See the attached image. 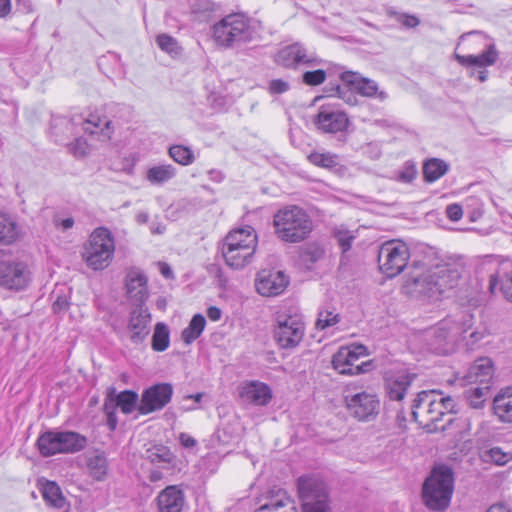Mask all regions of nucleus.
I'll use <instances>...</instances> for the list:
<instances>
[{
	"label": "nucleus",
	"mask_w": 512,
	"mask_h": 512,
	"mask_svg": "<svg viewBox=\"0 0 512 512\" xmlns=\"http://www.w3.org/2000/svg\"><path fill=\"white\" fill-rule=\"evenodd\" d=\"M309 160L311 163L325 168L337 165L336 156L330 153H312L309 155Z\"/></svg>",
	"instance_id": "nucleus-49"
},
{
	"label": "nucleus",
	"mask_w": 512,
	"mask_h": 512,
	"mask_svg": "<svg viewBox=\"0 0 512 512\" xmlns=\"http://www.w3.org/2000/svg\"><path fill=\"white\" fill-rule=\"evenodd\" d=\"M336 95L343 99L349 105H355L357 103V98L352 91H350L346 86L341 87L337 85L335 88Z\"/></svg>",
	"instance_id": "nucleus-57"
},
{
	"label": "nucleus",
	"mask_w": 512,
	"mask_h": 512,
	"mask_svg": "<svg viewBox=\"0 0 512 512\" xmlns=\"http://www.w3.org/2000/svg\"><path fill=\"white\" fill-rule=\"evenodd\" d=\"M454 491V472L447 465L435 466L422 485V501L433 512L450 506Z\"/></svg>",
	"instance_id": "nucleus-3"
},
{
	"label": "nucleus",
	"mask_w": 512,
	"mask_h": 512,
	"mask_svg": "<svg viewBox=\"0 0 512 512\" xmlns=\"http://www.w3.org/2000/svg\"><path fill=\"white\" fill-rule=\"evenodd\" d=\"M206 325L205 317L201 314H195L189 325L182 331L181 337L186 344H191L200 337Z\"/></svg>",
	"instance_id": "nucleus-38"
},
{
	"label": "nucleus",
	"mask_w": 512,
	"mask_h": 512,
	"mask_svg": "<svg viewBox=\"0 0 512 512\" xmlns=\"http://www.w3.org/2000/svg\"><path fill=\"white\" fill-rule=\"evenodd\" d=\"M493 376V363L489 358L476 360L464 376L467 383H479L480 386L489 385Z\"/></svg>",
	"instance_id": "nucleus-26"
},
{
	"label": "nucleus",
	"mask_w": 512,
	"mask_h": 512,
	"mask_svg": "<svg viewBox=\"0 0 512 512\" xmlns=\"http://www.w3.org/2000/svg\"><path fill=\"white\" fill-rule=\"evenodd\" d=\"M438 400L440 402V405L442 406V411H443L444 415L452 414V413L456 412V410H455L456 403L452 397H450V396L444 397L442 395V393L439 392Z\"/></svg>",
	"instance_id": "nucleus-58"
},
{
	"label": "nucleus",
	"mask_w": 512,
	"mask_h": 512,
	"mask_svg": "<svg viewBox=\"0 0 512 512\" xmlns=\"http://www.w3.org/2000/svg\"><path fill=\"white\" fill-rule=\"evenodd\" d=\"M486 512H511V510L505 506V505H502V504H494L492 506H490Z\"/></svg>",
	"instance_id": "nucleus-64"
},
{
	"label": "nucleus",
	"mask_w": 512,
	"mask_h": 512,
	"mask_svg": "<svg viewBox=\"0 0 512 512\" xmlns=\"http://www.w3.org/2000/svg\"><path fill=\"white\" fill-rule=\"evenodd\" d=\"M334 237L343 253L349 251L355 239V235L348 230H337Z\"/></svg>",
	"instance_id": "nucleus-51"
},
{
	"label": "nucleus",
	"mask_w": 512,
	"mask_h": 512,
	"mask_svg": "<svg viewBox=\"0 0 512 512\" xmlns=\"http://www.w3.org/2000/svg\"><path fill=\"white\" fill-rule=\"evenodd\" d=\"M503 296L512 302V263H502L497 272L490 277L489 290L494 293L497 286Z\"/></svg>",
	"instance_id": "nucleus-25"
},
{
	"label": "nucleus",
	"mask_w": 512,
	"mask_h": 512,
	"mask_svg": "<svg viewBox=\"0 0 512 512\" xmlns=\"http://www.w3.org/2000/svg\"><path fill=\"white\" fill-rule=\"evenodd\" d=\"M176 176V168L171 164H159L149 168L146 179L153 185H162Z\"/></svg>",
	"instance_id": "nucleus-35"
},
{
	"label": "nucleus",
	"mask_w": 512,
	"mask_h": 512,
	"mask_svg": "<svg viewBox=\"0 0 512 512\" xmlns=\"http://www.w3.org/2000/svg\"><path fill=\"white\" fill-rule=\"evenodd\" d=\"M341 79L351 86L358 94L368 98H378L381 101L387 99L385 91L379 90L378 84L369 78L362 77L358 73L346 71L341 74Z\"/></svg>",
	"instance_id": "nucleus-19"
},
{
	"label": "nucleus",
	"mask_w": 512,
	"mask_h": 512,
	"mask_svg": "<svg viewBox=\"0 0 512 512\" xmlns=\"http://www.w3.org/2000/svg\"><path fill=\"white\" fill-rule=\"evenodd\" d=\"M345 401L350 415L359 421H370L379 413L380 402L373 393L362 391L346 396Z\"/></svg>",
	"instance_id": "nucleus-14"
},
{
	"label": "nucleus",
	"mask_w": 512,
	"mask_h": 512,
	"mask_svg": "<svg viewBox=\"0 0 512 512\" xmlns=\"http://www.w3.org/2000/svg\"><path fill=\"white\" fill-rule=\"evenodd\" d=\"M290 89V84L282 79H273L269 82L268 91L272 95L282 94Z\"/></svg>",
	"instance_id": "nucleus-56"
},
{
	"label": "nucleus",
	"mask_w": 512,
	"mask_h": 512,
	"mask_svg": "<svg viewBox=\"0 0 512 512\" xmlns=\"http://www.w3.org/2000/svg\"><path fill=\"white\" fill-rule=\"evenodd\" d=\"M37 446L44 457L58 453H76L87 446V438L74 431H46L39 436Z\"/></svg>",
	"instance_id": "nucleus-9"
},
{
	"label": "nucleus",
	"mask_w": 512,
	"mask_h": 512,
	"mask_svg": "<svg viewBox=\"0 0 512 512\" xmlns=\"http://www.w3.org/2000/svg\"><path fill=\"white\" fill-rule=\"evenodd\" d=\"M32 280L31 271L23 261L0 262V286L7 290L23 291Z\"/></svg>",
	"instance_id": "nucleus-13"
},
{
	"label": "nucleus",
	"mask_w": 512,
	"mask_h": 512,
	"mask_svg": "<svg viewBox=\"0 0 512 512\" xmlns=\"http://www.w3.org/2000/svg\"><path fill=\"white\" fill-rule=\"evenodd\" d=\"M457 62L468 68H486L488 66H492L498 59V51L494 44H490L487 46L486 50L478 55H460L458 53L454 54Z\"/></svg>",
	"instance_id": "nucleus-24"
},
{
	"label": "nucleus",
	"mask_w": 512,
	"mask_h": 512,
	"mask_svg": "<svg viewBox=\"0 0 512 512\" xmlns=\"http://www.w3.org/2000/svg\"><path fill=\"white\" fill-rule=\"evenodd\" d=\"M469 76L476 77L480 82H485L488 78V71L486 68H479L478 71L471 69Z\"/></svg>",
	"instance_id": "nucleus-61"
},
{
	"label": "nucleus",
	"mask_w": 512,
	"mask_h": 512,
	"mask_svg": "<svg viewBox=\"0 0 512 512\" xmlns=\"http://www.w3.org/2000/svg\"><path fill=\"white\" fill-rule=\"evenodd\" d=\"M240 396L245 402L264 406L271 400L272 393L268 385L258 381H252L243 386Z\"/></svg>",
	"instance_id": "nucleus-28"
},
{
	"label": "nucleus",
	"mask_w": 512,
	"mask_h": 512,
	"mask_svg": "<svg viewBox=\"0 0 512 512\" xmlns=\"http://www.w3.org/2000/svg\"><path fill=\"white\" fill-rule=\"evenodd\" d=\"M416 374L401 370L386 377L385 391L390 400L401 401L415 380Z\"/></svg>",
	"instance_id": "nucleus-20"
},
{
	"label": "nucleus",
	"mask_w": 512,
	"mask_h": 512,
	"mask_svg": "<svg viewBox=\"0 0 512 512\" xmlns=\"http://www.w3.org/2000/svg\"><path fill=\"white\" fill-rule=\"evenodd\" d=\"M485 337V330L478 329L473 327L466 333L463 334L460 338V342L464 343V346L467 350L475 349L479 342Z\"/></svg>",
	"instance_id": "nucleus-47"
},
{
	"label": "nucleus",
	"mask_w": 512,
	"mask_h": 512,
	"mask_svg": "<svg viewBox=\"0 0 512 512\" xmlns=\"http://www.w3.org/2000/svg\"><path fill=\"white\" fill-rule=\"evenodd\" d=\"M463 265L457 261L441 260L435 264L413 263L403 288L413 296L438 299L446 290L458 285Z\"/></svg>",
	"instance_id": "nucleus-1"
},
{
	"label": "nucleus",
	"mask_w": 512,
	"mask_h": 512,
	"mask_svg": "<svg viewBox=\"0 0 512 512\" xmlns=\"http://www.w3.org/2000/svg\"><path fill=\"white\" fill-rule=\"evenodd\" d=\"M303 512H328V493L325 483L314 476H301L297 480Z\"/></svg>",
	"instance_id": "nucleus-11"
},
{
	"label": "nucleus",
	"mask_w": 512,
	"mask_h": 512,
	"mask_svg": "<svg viewBox=\"0 0 512 512\" xmlns=\"http://www.w3.org/2000/svg\"><path fill=\"white\" fill-rule=\"evenodd\" d=\"M449 165L442 159L431 158L423 164V178L428 183H433L445 175Z\"/></svg>",
	"instance_id": "nucleus-36"
},
{
	"label": "nucleus",
	"mask_w": 512,
	"mask_h": 512,
	"mask_svg": "<svg viewBox=\"0 0 512 512\" xmlns=\"http://www.w3.org/2000/svg\"><path fill=\"white\" fill-rule=\"evenodd\" d=\"M256 512H298L294 500L286 491L278 489L272 490L266 497V502L262 504Z\"/></svg>",
	"instance_id": "nucleus-22"
},
{
	"label": "nucleus",
	"mask_w": 512,
	"mask_h": 512,
	"mask_svg": "<svg viewBox=\"0 0 512 512\" xmlns=\"http://www.w3.org/2000/svg\"><path fill=\"white\" fill-rule=\"evenodd\" d=\"M474 325V315L462 311L448 316L424 332L428 349L438 355H448L456 351L460 338Z\"/></svg>",
	"instance_id": "nucleus-2"
},
{
	"label": "nucleus",
	"mask_w": 512,
	"mask_h": 512,
	"mask_svg": "<svg viewBox=\"0 0 512 512\" xmlns=\"http://www.w3.org/2000/svg\"><path fill=\"white\" fill-rule=\"evenodd\" d=\"M111 123L110 120H102L98 116H91L83 123V130L87 134L98 135L99 140L105 142L111 139Z\"/></svg>",
	"instance_id": "nucleus-32"
},
{
	"label": "nucleus",
	"mask_w": 512,
	"mask_h": 512,
	"mask_svg": "<svg viewBox=\"0 0 512 512\" xmlns=\"http://www.w3.org/2000/svg\"><path fill=\"white\" fill-rule=\"evenodd\" d=\"M339 321V314H334L332 311H320L316 321V328L324 330L328 327L334 326Z\"/></svg>",
	"instance_id": "nucleus-48"
},
{
	"label": "nucleus",
	"mask_w": 512,
	"mask_h": 512,
	"mask_svg": "<svg viewBox=\"0 0 512 512\" xmlns=\"http://www.w3.org/2000/svg\"><path fill=\"white\" fill-rule=\"evenodd\" d=\"M158 512H181L185 504L183 490L177 485L163 489L156 498Z\"/></svg>",
	"instance_id": "nucleus-21"
},
{
	"label": "nucleus",
	"mask_w": 512,
	"mask_h": 512,
	"mask_svg": "<svg viewBox=\"0 0 512 512\" xmlns=\"http://www.w3.org/2000/svg\"><path fill=\"white\" fill-rule=\"evenodd\" d=\"M20 234L17 222L8 214L0 213V244L14 243Z\"/></svg>",
	"instance_id": "nucleus-34"
},
{
	"label": "nucleus",
	"mask_w": 512,
	"mask_h": 512,
	"mask_svg": "<svg viewBox=\"0 0 512 512\" xmlns=\"http://www.w3.org/2000/svg\"><path fill=\"white\" fill-rule=\"evenodd\" d=\"M105 400L113 401L115 409L119 407L124 414H130L136 407L138 394L132 390H125L117 394L116 389L110 387L107 390Z\"/></svg>",
	"instance_id": "nucleus-30"
},
{
	"label": "nucleus",
	"mask_w": 512,
	"mask_h": 512,
	"mask_svg": "<svg viewBox=\"0 0 512 512\" xmlns=\"http://www.w3.org/2000/svg\"><path fill=\"white\" fill-rule=\"evenodd\" d=\"M179 440H180V443L182 444V446H184L186 448H193L197 443L196 440L192 436H190L186 433H181L179 435Z\"/></svg>",
	"instance_id": "nucleus-60"
},
{
	"label": "nucleus",
	"mask_w": 512,
	"mask_h": 512,
	"mask_svg": "<svg viewBox=\"0 0 512 512\" xmlns=\"http://www.w3.org/2000/svg\"><path fill=\"white\" fill-rule=\"evenodd\" d=\"M435 397H431V400H433V403L430 405V409L426 421L425 426L428 427L430 430H438V429H444V426L438 427L436 423L442 419L444 416L442 411V406L440 405V402L438 400L439 392L434 390Z\"/></svg>",
	"instance_id": "nucleus-42"
},
{
	"label": "nucleus",
	"mask_w": 512,
	"mask_h": 512,
	"mask_svg": "<svg viewBox=\"0 0 512 512\" xmlns=\"http://www.w3.org/2000/svg\"><path fill=\"white\" fill-rule=\"evenodd\" d=\"M44 500L52 507L61 509L65 506V498L62 495L60 487L52 481H46L42 487Z\"/></svg>",
	"instance_id": "nucleus-37"
},
{
	"label": "nucleus",
	"mask_w": 512,
	"mask_h": 512,
	"mask_svg": "<svg viewBox=\"0 0 512 512\" xmlns=\"http://www.w3.org/2000/svg\"><path fill=\"white\" fill-rule=\"evenodd\" d=\"M490 386H477L466 392V399L470 407L474 409L481 408L483 406V397L489 391Z\"/></svg>",
	"instance_id": "nucleus-45"
},
{
	"label": "nucleus",
	"mask_w": 512,
	"mask_h": 512,
	"mask_svg": "<svg viewBox=\"0 0 512 512\" xmlns=\"http://www.w3.org/2000/svg\"><path fill=\"white\" fill-rule=\"evenodd\" d=\"M254 28L243 14H229L213 26V38L217 45L233 48L250 42Z\"/></svg>",
	"instance_id": "nucleus-6"
},
{
	"label": "nucleus",
	"mask_w": 512,
	"mask_h": 512,
	"mask_svg": "<svg viewBox=\"0 0 512 512\" xmlns=\"http://www.w3.org/2000/svg\"><path fill=\"white\" fill-rule=\"evenodd\" d=\"M173 386L170 383H158L145 389L141 395L138 411L142 415L163 409L172 399Z\"/></svg>",
	"instance_id": "nucleus-15"
},
{
	"label": "nucleus",
	"mask_w": 512,
	"mask_h": 512,
	"mask_svg": "<svg viewBox=\"0 0 512 512\" xmlns=\"http://www.w3.org/2000/svg\"><path fill=\"white\" fill-rule=\"evenodd\" d=\"M126 290L129 298L144 303L148 298L147 277L139 270H130L126 276Z\"/></svg>",
	"instance_id": "nucleus-27"
},
{
	"label": "nucleus",
	"mask_w": 512,
	"mask_h": 512,
	"mask_svg": "<svg viewBox=\"0 0 512 512\" xmlns=\"http://www.w3.org/2000/svg\"><path fill=\"white\" fill-rule=\"evenodd\" d=\"M221 315H222L221 310L216 306H211L207 309V316L212 321L220 320Z\"/></svg>",
	"instance_id": "nucleus-63"
},
{
	"label": "nucleus",
	"mask_w": 512,
	"mask_h": 512,
	"mask_svg": "<svg viewBox=\"0 0 512 512\" xmlns=\"http://www.w3.org/2000/svg\"><path fill=\"white\" fill-rule=\"evenodd\" d=\"M303 82L309 86H317L326 80V72L322 69L307 71L303 74Z\"/></svg>",
	"instance_id": "nucleus-54"
},
{
	"label": "nucleus",
	"mask_w": 512,
	"mask_h": 512,
	"mask_svg": "<svg viewBox=\"0 0 512 512\" xmlns=\"http://www.w3.org/2000/svg\"><path fill=\"white\" fill-rule=\"evenodd\" d=\"M273 227L278 239L286 243L306 240L313 230V223L307 212L297 205H287L273 216Z\"/></svg>",
	"instance_id": "nucleus-4"
},
{
	"label": "nucleus",
	"mask_w": 512,
	"mask_h": 512,
	"mask_svg": "<svg viewBox=\"0 0 512 512\" xmlns=\"http://www.w3.org/2000/svg\"><path fill=\"white\" fill-rule=\"evenodd\" d=\"M481 459L486 463L504 466L512 460V453L505 452L500 447H492L482 452Z\"/></svg>",
	"instance_id": "nucleus-41"
},
{
	"label": "nucleus",
	"mask_w": 512,
	"mask_h": 512,
	"mask_svg": "<svg viewBox=\"0 0 512 512\" xmlns=\"http://www.w3.org/2000/svg\"><path fill=\"white\" fill-rule=\"evenodd\" d=\"M289 283L282 271L262 270L258 273L255 286L262 296H277L284 292Z\"/></svg>",
	"instance_id": "nucleus-18"
},
{
	"label": "nucleus",
	"mask_w": 512,
	"mask_h": 512,
	"mask_svg": "<svg viewBox=\"0 0 512 512\" xmlns=\"http://www.w3.org/2000/svg\"><path fill=\"white\" fill-rule=\"evenodd\" d=\"M170 344V332L166 324L159 322L155 325L152 336V349L157 352L165 351Z\"/></svg>",
	"instance_id": "nucleus-39"
},
{
	"label": "nucleus",
	"mask_w": 512,
	"mask_h": 512,
	"mask_svg": "<svg viewBox=\"0 0 512 512\" xmlns=\"http://www.w3.org/2000/svg\"><path fill=\"white\" fill-rule=\"evenodd\" d=\"M86 467L89 475L96 481H103L108 474V461L104 452L98 450L85 454Z\"/></svg>",
	"instance_id": "nucleus-29"
},
{
	"label": "nucleus",
	"mask_w": 512,
	"mask_h": 512,
	"mask_svg": "<svg viewBox=\"0 0 512 512\" xmlns=\"http://www.w3.org/2000/svg\"><path fill=\"white\" fill-rule=\"evenodd\" d=\"M305 323L302 315L291 311H278L272 324V337L280 349L297 348L305 335Z\"/></svg>",
	"instance_id": "nucleus-7"
},
{
	"label": "nucleus",
	"mask_w": 512,
	"mask_h": 512,
	"mask_svg": "<svg viewBox=\"0 0 512 512\" xmlns=\"http://www.w3.org/2000/svg\"><path fill=\"white\" fill-rule=\"evenodd\" d=\"M431 397H435L434 390L419 392L412 405L413 419L424 426L427 415L430 413V405L433 403Z\"/></svg>",
	"instance_id": "nucleus-33"
},
{
	"label": "nucleus",
	"mask_w": 512,
	"mask_h": 512,
	"mask_svg": "<svg viewBox=\"0 0 512 512\" xmlns=\"http://www.w3.org/2000/svg\"><path fill=\"white\" fill-rule=\"evenodd\" d=\"M257 235L253 227L245 226L228 233L222 245L225 263L233 269H242L255 254Z\"/></svg>",
	"instance_id": "nucleus-5"
},
{
	"label": "nucleus",
	"mask_w": 512,
	"mask_h": 512,
	"mask_svg": "<svg viewBox=\"0 0 512 512\" xmlns=\"http://www.w3.org/2000/svg\"><path fill=\"white\" fill-rule=\"evenodd\" d=\"M69 150L75 157L82 158L89 154L90 146L85 138L79 137L69 145Z\"/></svg>",
	"instance_id": "nucleus-53"
},
{
	"label": "nucleus",
	"mask_w": 512,
	"mask_h": 512,
	"mask_svg": "<svg viewBox=\"0 0 512 512\" xmlns=\"http://www.w3.org/2000/svg\"><path fill=\"white\" fill-rule=\"evenodd\" d=\"M11 1L10 0H0V18H6L11 13Z\"/></svg>",
	"instance_id": "nucleus-62"
},
{
	"label": "nucleus",
	"mask_w": 512,
	"mask_h": 512,
	"mask_svg": "<svg viewBox=\"0 0 512 512\" xmlns=\"http://www.w3.org/2000/svg\"><path fill=\"white\" fill-rule=\"evenodd\" d=\"M146 459L155 465L169 464L174 460V455L168 447L155 445L146 450Z\"/></svg>",
	"instance_id": "nucleus-40"
},
{
	"label": "nucleus",
	"mask_w": 512,
	"mask_h": 512,
	"mask_svg": "<svg viewBox=\"0 0 512 512\" xmlns=\"http://www.w3.org/2000/svg\"><path fill=\"white\" fill-rule=\"evenodd\" d=\"M103 411L107 417V425L111 431H114L118 424L116 409L113 406V401L105 400L103 404Z\"/></svg>",
	"instance_id": "nucleus-55"
},
{
	"label": "nucleus",
	"mask_w": 512,
	"mask_h": 512,
	"mask_svg": "<svg viewBox=\"0 0 512 512\" xmlns=\"http://www.w3.org/2000/svg\"><path fill=\"white\" fill-rule=\"evenodd\" d=\"M349 123V118L345 112L329 105H322L314 119L317 129L329 134L346 131Z\"/></svg>",
	"instance_id": "nucleus-16"
},
{
	"label": "nucleus",
	"mask_w": 512,
	"mask_h": 512,
	"mask_svg": "<svg viewBox=\"0 0 512 512\" xmlns=\"http://www.w3.org/2000/svg\"><path fill=\"white\" fill-rule=\"evenodd\" d=\"M417 175V169L412 162H406L403 168L397 173L396 180L402 183H411Z\"/></svg>",
	"instance_id": "nucleus-52"
},
{
	"label": "nucleus",
	"mask_w": 512,
	"mask_h": 512,
	"mask_svg": "<svg viewBox=\"0 0 512 512\" xmlns=\"http://www.w3.org/2000/svg\"><path fill=\"white\" fill-rule=\"evenodd\" d=\"M410 250L406 243L399 239L384 242L378 251L380 271L387 277L399 275L408 264Z\"/></svg>",
	"instance_id": "nucleus-10"
},
{
	"label": "nucleus",
	"mask_w": 512,
	"mask_h": 512,
	"mask_svg": "<svg viewBox=\"0 0 512 512\" xmlns=\"http://www.w3.org/2000/svg\"><path fill=\"white\" fill-rule=\"evenodd\" d=\"M368 351L364 345H353L340 348L332 357V366L343 375H359L374 368L372 360L358 363V360L367 356Z\"/></svg>",
	"instance_id": "nucleus-12"
},
{
	"label": "nucleus",
	"mask_w": 512,
	"mask_h": 512,
	"mask_svg": "<svg viewBox=\"0 0 512 512\" xmlns=\"http://www.w3.org/2000/svg\"><path fill=\"white\" fill-rule=\"evenodd\" d=\"M151 316L147 310L142 308L135 309L130 314L128 330L130 331V339L133 343H141L149 334V323Z\"/></svg>",
	"instance_id": "nucleus-23"
},
{
	"label": "nucleus",
	"mask_w": 512,
	"mask_h": 512,
	"mask_svg": "<svg viewBox=\"0 0 512 512\" xmlns=\"http://www.w3.org/2000/svg\"><path fill=\"white\" fill-rule=\"evenodd\" d=\"M156 43L162 51L173 56L179 55L182 51V48L178 44L177 40L168 34L158 35L156 37Z\"/></svg>",
	"instance_id": "nucleus-44"
},
{
	"label": "nucleus",
	"mask_w": 512,
	"mask_h": 512,
	"mask_svg": "<svg viewBox=\"0 0 512 512\" xmlns=\"http://www.w3.org/2000/svg\"><path fill=\"white\" fill-rule=\"evenodd\" d=\"M446 215L453 222L459 221L463 216L462 207L459 204H450L446 207Z\"/></svg>",
	"instance_id": "nucleus-59"
},
{
	"label": "nucleus",
	"mask_w": 512,
	"mask_h": 512,
	"mask_svg": "<svg viewBox=\"0 0 512 512\" xmlns=\"http://www.w3.org/2000/svg\"><path fill=\"white\" fill-rule=\"evenodd\" d=\"M275 62L285 68H296L301 64L316 65L319 63L313 54H309L303 44L296 42L280 49L274 58Z\"/></svg>",
	"instance_id": "nucleus-17"
},
{
	"label": "nucleus",
	"mask_w": 512,
	"mask_h": 512,
	"mask_svg": "<svg viewBox=\"0 0 512 512\" xmlns=\"http://www.w3.org/2000/svg\"><path fill=\"white\" fill-rule=\"evenodd\" d=\"M114 252L112 233L105 227H98L90 234L82 256L88 267L103 270L110 265Z\"/></svg>",
	"instance_id": "nucleus-8"
},
{
	"label": "nucleus",
	"mask_w": 512,
	"mask_h": 512,
	"mask_svg": "<svg viewBox=\"0 0 512 512\" xmlns=\"http://www.w3.org/2000/svg\"><path fill=\"white\" fill-rule=\"evenodd\" d=\"M388 15L401 23L406 28H414L419 25L420 20L415 15H408L394 10H388Z\"/></svg>",
	"instance_id": "nucleus-50"
},
{
	"label": "nucleus",
	"mask_w": 512,
	"mask_h": 512,
	"mask_svg": "<svg viewBox=\"0 0 512 512\" xmlns=\"http://www.w3.org/2000/svg\"><path fill=\"white\" fill-rule=\"evenodd\" d=\"M324 249L318 243H309L304 248L301 257L305 263L315 264L324 256Z\"/></svg>",
	"instance_id": "nucleus-46"
},
{
	"label": "nucleus",
	"mask_w": 512,
	"mask_h": 512,
	"mask_svg": "<svg viewBox=\"0 0 512 512\" xmlns=\"http://www.w3.org/2000/svg\"><path fill=\"white\" fill-rule=\"evenodd\" d=\"M170 157L181 165H189L194 161V155L190 148L183 145H173L169 148Z\"/></svg>",
	"instance_id": "nucleus-43"
},
{
	"label": "nucleus",
	"mask_w": 512,
	"mask_h": 512,
	"mask_svg": "<svg viewBox=\"0 0 512 512\" xmlns=\"http://www.w3.org/2000/svg\"><path fill=\"white\" fill-rule=\"evenodd\" d=\"M493 411L500 422L512 423V387L502 390L495 396Z\"/></svg>",
	"instance_id": "nucleus-31"
}]
</instances>
